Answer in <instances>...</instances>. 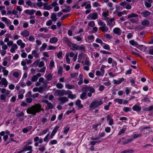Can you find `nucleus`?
I'll list each match as a JSON object with an SVG mask.
<instances>
[{
	"mask_svg": "<svg viewBox=\"0 0 153 153\" xmlns=\"http://www.w3.org/2000/svg\"><path fill=\"white\" fill-rule=\"evenodd\" d=\"M100 6V4L97 2H94L93 4V6L94 7H97Z\"/></svg>",
	"mask_w": 153,
	"mask_h": 153,
	"instance_id": "obj_54",
	"label": "nucleus"
},
{
	"mask_svg": "<svg viewBox=\"0 0 153 153\" xmlns=\"http://www.w3.org/2000/svg\"><path fill=\"white\" fill-rule=\"evenodd\" d=\"M99 29H100L101 31L103 32H106L108 30V28L105 25L99 28Z\"/></svg>",
	"mask_w": 153,
	"mask_h": 153,
	"instance_id": "obj_28",
	"label": "nucleus"
},
{
	"mask_svg": "<svg viewBox=\"0 0 153 153\" xmlns=\"http://www.w3.org/2000/svg\"><path fill=\"white\" fill-rule=\"evenodd\" d=\"M103 102L101 100H94L90 103L89 108L91 109H94L102 105Z\"/></svg>",
	"mask_w": 153,
	"mask_h": 153,
	"instance_id": "obj_4",
	"label": "nucleus"
},
{
	"mask_svg": "<svg viewBox=\"0 0 153 153\" xmlns=\"http://www.w3.org/2000/svg\"><path fill=\"white\" fill-rule=\"evenodd\" d=\"M8 63L7 59V57L4 58L3 59V62H2V65L4 66H6Z\"/></svg>",
	"mask_w": 153,
	"mask_h": 153,
	"instance_id": "obj_34",
	"label": "nucleus"
},
{
	"mask_svg": "<svg viewBox=\"0 0 153 153\" xmlns=\"http://www.w3.org/2000/svg\"><path fill=\"white\" fill-rule=\"evenodd\" d=\"M133 140V139L132 138H131L130 139H128L127 140H126L125 141H122V144L124 145L128 144L129 143H130Z\"/></svg>",
	"mask_w": 153,
	"mask_h": 153,
	"instance_id": "obj_33",
	"label": "nucleus"
},
{
	"mask_svg": "<svg viewBox=\"0 0 153 153\" xmlns=\"http://www.w3.org/2000/svg\"><path fill=\"white\" fill-rule=\"evenodd\" d=\"M8 82L7 80L5 78H3L1 79L0 81V84L3 85L4 87H6L7 86Z\"/></svg>",
	"mask_w": 153,
	"mask_h": 153,
	"instance_id": "obj_13",
	"label": "nucleus"
},
{
	"mask_svg": "<svg viewBox=\"0 0 153 153\" xmlns=\"http://www.w3.org/2000/svg\"><path fill=\"white\" fill-rule=\"evenodd\" d=\"M113 13L114 14H117L119 17H120L124 13V12H119L117 10H116Z\"/></svg>",
	"mask_w": 153,
	"mask_h": 153,
	"instance_id": "obj_32",
	"label": "nucleus"
},
{
	"mask_svg": "<svg viewBox=\"0 0 153 153\" xmlns=\"http://www.w3.org/2000/svg\"><path fill=\"white\" fill-rule=\"evenodd\" d=\"M36 12V10L33 9L30 10L29 9L25 10L24 11V13L26 14H29L30 15H32Z\"/></svg>",
	"mask_w": 153,
	"mask_h": 153,
	"instance_id": "obj_19",
	"label": "nucleus"
},
{
	"mask_svg": "<svg viewBox=\"0 0 153 153\" xmlns=\"http://www.w3.org/2000/svg\"><path fill=\"white\" fill-rule=\"evenodd\" d=\"M62 68L61 66H60L58 70V74L62 75Z\"/></svg>",
	"mask_w": 153,
	"mask_h": 153,
	"instance_id": "obj_52",
	"label": "nucleus"
},
{
	"mask_svg": "<svg viewBox=\"0 0 153 153\" xmlns=\"http://www.w3.org/2000/svg\"><path fill=\"white\" fill-rule=\"evenodd\" d=\"M113 31L114 33L117 34L118 36L120 35L121 34V30L119 28H115L113 29Z\"/></svg>",
	"mask_w": 153,
	"mask_h": 153,
	"instance_id": "obj_16",
	"label": "nucleus"
},
{
	"mask_svg": "<svg viewBox=\"0 0 153 153\" xmlns=\"http://www.w3.org/2000/svg\"><path fill=\"white\" fill-rule=\"evenodd\" d=\"M55 93L58 94L59 97H61L65 95V90H57L55 91Z\"/></svg>",
	"mask_w": 153,
	"mask_h": 153,
	"instance_id": "obj_12",
	"label": "nucleus"
},
{
	"mask_svg": "<svg viewBox=\"0 0 153 153\" xmlns=\"http://www.w3.org/2000/svg\"><path fill=\"white\" fill-rule=\"evenodd\" d=\"M39 150L41 152H43L45 151V148L44 146H41L39 148Z\"/></svg>",
	"mask_w": 153,
	"mask_h": 153,
	"instance_id": "obj_49",
	"label": "nucleus"
},
{
	"mask_svg": "<svg viewBox=\"0 0 153 153\" xmlns=\"http://www.w3.org/2000/svg\"><path fill=\"white\" fill-rule=\"evenodd\" d=\"M17 44L20 46L21 48H23L25 46V44L23 42L21 39H18L16 41Z\"/></svg>",
	"mask_w": 153,
	"mask_h": 153,
	"instance_id": "obj_15",
	"label": "nucleus"
},
{
	"mask_svg": "<svg viewBox=\"0 0 153 153\" xmlns=\"http://www.w3.org/2000/svg\"><path fill=\"white\" fill-rule=\"evenodd\" d=\"M106 67V66H105L102 65L100 68V71L101 73L102 76H103L104 74L105 70H104V69Z\"/></svg>",
	"mask_w": 153,
	"mask_h": 153,
	"instance_id": "obj_36",
	"label": "nucleus"
},
{
	"mask_svg": "<svg viewBox=\"0 0 153 153\" xmlns=\"http://www.w3.org/2000/svg\"><path fill=\"white\" fill-rule=\"evenodd\" d=\"M68 97L69 98L73 99L75 98L76 97V96L75 94L73 95L71 93V94L68 95Z\"/></svg>",
	"mask_w": 153,
	"mask_h": 153,
	"instance_id": "obj_45",
	"label": "nucleus"
},
{
	"mask_svg": "<svg viewBox=\"0 0 153 153\" xmlns=\"http://www.w3.org/2000/svg\"><path fill=\"white\" fill-rule=\"evenodd\" d=\"M47 47V45L45 43L42 44V46L40 48V51H44Z\"/></svg>",
	"mask_w": 153,
	"mask_h": 153,
	"instance_id": "obj_30",
	"label": "nucleus"
},
{
	"mask_svg": "<svg viewBox=\"0 0 153 153\" xmlns=\"http://www.w3.org/2000/svg\"><path fill=\"white\" fill-rule=\"evenodd\" d=\"M87 4H86L85 6V8L86 9H90L91 7V4L90 3V2H88Z\"/></svg>",
	"mask_w": 153,
	"mask_h": 153,
	"instance_id": "obj_63",
	"label": "nucleus"
},
{
	"mask_svg": "<svg viewBox=\"0 0 153 153\" xmlns=\"http://www.w3.org/2000/svg\"><path fill=\"white\" fill-rule=\"evenodd\" d=\"M149 24V21L147 20H145L141 22V24L144 26H147Z\"/></svg>",
	"mask_w": 153,
	"mask_h": 153,
	"instance_id": "obj_38",
	"label": "nucleus"
},
{
	"mask_svg": "<svg viewBox=\"0 0 153 153\" xmlns=\"http://www.w3.org/2000/svg\"><path fill=\"white\" fill-rule=\"evenodd\" d=\"M58 100L61 101L62 104H64L65 102H67L68 100L67 97H59Z\"/></svg>",
	"mask_w": 153,
	"mask_h": 153,
	"instance_id": "obj_17",
	"label": "nucleus"
},
{
	"mask_svg": "<svg viewBox=\"0 0 153 153\" xmlns=\"http://www.w3.org/2000/svg\"><path fill=\"white\" fill-rule=\"evenodd\" d=\"M91 63L89 60V59L86 58V59L85 60L84 63L83 64L84 65H85L86 66L83 67V69L86 71H88L89 69V66L91 65Z\"/></svg>",
	"mask_w": 153,
	"mask_h": 153,
	"instance_id": "obj_7",
	"label": "nucleus"
},
{
	"mask_svg": "<svg viewBox=\"0 0 153 153\" xmlns=\"http://www.w3.org/2000/svg\"><path fill=\"white\" fill-rule=\"evenodd\" d=\"M56 87L59 89H61L63 88V85L61 83H58L56 84Z\"/></svg>",
	"mask_w": 153,
	"mask_h": 153,
	"instance_id": "obj_47",
	"label": "nucleus"
},
{
	"mask_svg": "<svg viewBox=\"0 0 153 153\" xmlns=\"http://www.w3.org/2000/svg\"><path fill=\"white\" fill-rule=\"evenodd\" d=\"M28 146V144H26L23 147L21 151L20 152H23L27 150V146Z\"/></svg>",
	"mask_w": 153,
	"mask_h": 153,
	"instance_id": "obj_60",
	"label": "nucleus"
},
{
	"mask_svg": "<svg viewBox=\"0 0 153 153\" xmlns=\"http://www.w3.org/2000/svg\"><path fill=\"white\" fill-rule=\"evenodd\" d=\"M129 42L131 45H136L137 44V42H135L134 40H131L129 41Z\"/></svg>",
	"mask_w": 153,
	"mask_h": 153,
	"instance_id": "obj_58",
	"label": "nucleus"
},
{
	"mask_svg": "<svg viewBox=\"0 0 153 153\" xmlns=\"http://www.w3.org/2000/svg\"><path fill=\"white\" fill-rule=\"evenodd\" d=\"M69 47L72 51L79 50L83 51H85L86 47L84 45H79L74 43H71Z\"/></svg>",
	"mask_w": 153,
	"mask_h": 153,
	"instance_id": "obj_3",
	"label": "nucleus"
},
{
	"mask_svg": "<svg viewBox=\"0 0 153 153\" xmlns=\"http://www.w3.org/2000/svg\"><path fill=\"white\" fill-rule=\"evenodd\" d=\"M114 101L115 102H117L118 103L122 104L123 102V100L122 99H120L119 98H116L114 100Z\"/></svg>",
	"mask_w": 153,
	"mask_h": 153,
	"instance_id": "obj_35",
	"label": "nucleus"
},
{
	"mask_svg": "<svg viewBox=\"0 0 153 153\" xmlns=\"http://www.w3.org/2000/svg\"><path fill=\"white\" fill-rule=\"evenodd\" d=\"M24 113L22 111L19 113H18L16 114V116L18 119L20 121H22L24 120Z\"/></svg>",
	"mask_w": 153,
	"mask_h": 153,
	"instance_id": "obj_8",
	"label": "nucleus"
},
{
	"mask_svg": "<svg viewBox=\"0 0 153 153\" xmlns=\"http://www.w3.org/2000/svg\"><path fill=\"white\" fill-rule=\"evenodd\" d=\"M132 109L134 111H140L141 108L138 105H135L133 107Z\"/></svg>",
	"mask_w": 153,
	"mask_h": 153,
	"instance_id": "obj_29",
	"label": "nucleus"
},
{
	"mask_svg": "<svg viewBox=\"0 0 153 153\" xmlns=\"http://www.w3.org/2000/svg\"><path fill=\"white\" fill-rule=\"evenodd\" d=\"M25 100L27 103H30L32 102L33 100L31 98L28 97Z\"/></svg>",
	"mask_w": 153,
	"mask_h": 153,
	"instance_id": "obj_55",
	"label": "nucleus"
},
{
	"mask_svg": "<svg viewBox=\"0 0 153 153\" xmlns=\"http://www.w3.org/2000/svg\"><path fill=\"white\" fill-rule=\"evenodd\" d=\"M70 129L69 127H65L64 128L63 133L65 134H67L68 132Z\"/></svg>",
	"mask_w": 153,
	"mask_h": 153,
	"instance_id": "obj_44",
	"label": "nucleus"
},
{
	"mask_svg": "<svg viewBox=\"0 0 153 153\" xmlns=\"http://www.w3.org/2000/svg\"><path fill=\"white\" fill-rule=\"evenodd\" d=\"M26 3L28 6H30L31 7H35V3L32 2L30 0H26Z\"/></svg>",
	"mask_w": 153,
	"mask_h": 153,
	"instance_id": "obj_20",
	"label": "nucleus"
},
{
	"mask_svg": "<svg viewBox=\"0 0 153 153\" xmlns=\"http://www.w3.org/2000/svg\"><path fill=\"white\" fill-rule=\"evenodd\" d=\"M63 41L64 43L67 44L69 47L71 43L70 41L66 37H65L63 38Z\"/></svg>",
	"mask_w": 153,
	"mask_h": 153,
	"instance_id": "obj_25",
	"label": "nucleus"
},
{
	"mask_svg": "<svg viewBox=\"0 0 153 153\" xmlns=\"http://www.w3.org/2000/svg\"><path fill=\"white\" fill-rule=\"evenodd\" d=\"M126 130V128H122L119 132L118 135H120L122 134H123L124 133L125 131Z\"/></svg>",
	"mask_w": 153,
	"mask_h": 153,
	"instance_id": "obj_43",
	"label": "nucleus"
},
{
	"mask_svg": "<svg viewBox=\"0 0 153 153\" xmlns=\"http://www.w3.org/2000/svg\"><path fill=\"white\" fill-rule=\"evenodd\" d=\"M75 105L78 107V110H80L84 107L83 105L81 104V101L79 99H78L76 101Z\"/></svg>",
	"mask_w": 153,
	"mask_h": 153,
	"instance_id": "obj_11",
	"label": "nucleus"
},
{
	"mask_svg": "<svg viewBox=\"0 0 153 153\" xmlns=\"http://www.w3.org/2000/svg\"><path fill=\"white\" fill-rule=\"evenodd\" d=\"M51 18L52 19V21L54 22H56L57 19L56 18V15L54 13H51Z\"/></svg>",
	"mask_w": 153,
	"mask_h": 153,
	"instance_id": "obj_27",
	"label": "nucleus"
},
{
	"mask_svg": "<svg viewBox=\"0 0 153 153\" xmlns=\"http://www.w3.org/2000/svg\"><path fill=\"white\" fill-rule=\"evenodd\" d=\"M10 92V91L7 90L4 88H2L1 89V93L2 94H4L1 95L0 97L1 100H4L5 102L6 101V97L9 95Z\"/></svg>",
	"mask_w": 153,
	"mask_h": 153,
	"instance_id": "obj_5",
	"label": "nucleus"
},
{
	"mask_svg": "<svg viewBox=\"0 0 153 153\" xmlns=\"http://www.w3.org/2000/svg\"><path fill=\"white\" fill-rule=\"evenodd\" d=\"M18 47L16 44H14L11 47L10 49V51L12 53H14L15 52L16 50L18 48Z\"/></svg>",
	"mask_w": 153,
	"mask_h": 153,
	"instance_id": "obj_21",
	"label": "nucleus"
},
{
	"mask_svg": "<svg viewBox=\"0 0 153 153\" xmlns=\"http://www.w3.org/2000/svg\"><path fill=\"white\" fill-rule=\"evenodd\" d=\"M103 47L104 49L106 50H109L110 49V46L107 44H105Z\"/></svg>",
	"mask_w": 153,
	"mask_h": 153,
	"instance_id": "obj_62",
	"label": "nucleus"
},
{
	"mask_svg": "<svg viewBox=\"0 0 153 153\" xmlns=\"http://www.w3.org/2000/svg\"><path fill=\"white\" fill-rule=\"evenodd\" d=\"M43 8L44 10H49L52 8L50 4H49L48 5H47L45 4H43Z\"/></svg>",
	"mask_w": 153,
	"mask_h": 153,
	"instance_id": "obj_31",
	"label": "nucleus"
},
{
	"mask_svg": "<svg viewBox=\"0 0 153 153\" xmlns=\"http://www.w3.org/2000/svg\"><path fill=\"white\" fill-rule=\"evenodd\" d=\"M54 107V106L51 103L49 102L47 104V108L49 109L53 108Z\"/></svg>",
	"mask_w": 153,
	"mask_h": 153,
	"instance_id": "obj_39",
	"label": "nucleus"
},
{
	"mask_svg": "<svg viewBox=\"0 0 153 153\" xmlns=\"http://www.w3.org/2000/svg\"><path fill=\"white\" fill-rule=\"evenodd\" d=\"M54 66V62L53 60H51L50 63L49 68L50 69H52Z\"/></svg>",
	"mask_w": 153,
	"mask_h": 153,
	"instance_id": "obj_40",
	"label": "nucleus"
},
{
	"mask_svg": "<svg viewBox=\"0 0 153 153\" xmlns=\"http://www.w3.org/2000/svg\"><path fill=\"white\" fill-rule=\"evenodd\" d=\"M58 41V39L57 37H53L50 39L49 42L51 44H54L56 42Z\"/></svg>",
	"mask_w": 153,
	"mask_h": 153,
	"instance_id": "obj_24",
	"label": "nucleus"
},
{
	"mask_svg": "<svg viewBox=\"0 0 153 153\" xmlns=\"http://www.w3.org/2000/svg\"><path fill=\"white\" fill-rule=\"evenodd\" d=\"M78 74V73H74L71 74V78H74L77 76Z\"/></svg>",
	"mask_w": 153,
	"mask_h": 153,
	"instance_id": "obj_57",
	"label": "nucleus"
},
{
	"mask_svg": "<svg viewBox=\"0 0 153 153\" xmlns=\"http://www.w3.org/2000/svg\"><path fill=\"white\" fill-rule=\"evenodd\" d=\"M88 17L91 19L95 20L98 18V14L96 12L92 13H90Z\"/></svg>",
	"mask_w": 153,
	"mask_h": 153,
	"instance_id": "obj_9",
	"label": "nucleus"
},
{
	"mask_svg": "<svg viewBox=\"0 0 153 153\" xmlns=\"http://www.w3.org/2000/svg\"><path fill=\"white\" fill-rule=\"evenodd\" d=\"M30 34L29 32L26 30H24L21 32L20 34L24 37H27Z\"/></svg>",
	"mask_w": 153,
	"mask_h": 153,
	"instance_id": "obj_18",
	"label": "nucleus"
},
{
	"mask_svg": "<svg viewBox=\"0 0 153 153\" xmlns=\"http://www.w3.org/2000/svg\"><path fill=\"white\" fill-rule=\"evenodd\" d=\"M73 39H76L78 42L82 41V38L79 36H74L73 37Z\"/></svg>",
	"mask_w": 153,
	"mask_h": 153,
	"instance_id": "obj_56",
	"label": "nucleus"
},
{
	"mask_svg": "<svg viewBox=\"0 0 153 153\" xmlns=\"http://www.w3.org/2000/svg\"><path fill=\"white\" fill-rule=\"evenodd\" d=\"M13 76L16 78H17L19 76V74L18 72L15 71L13 73Z\"/></svg>",
	"mask_w": 153,
	"mask_h": 153,
	"instance_id": "obj_53",
	"label": "nucleus"
},
{
	"mask_svg": "<svg viewBox=\"0 0 153 153\" xmlns=\"http://www.w3.org/2000/svg\"><path fill=\"white\" fill-rule=\"evenodd\" d=\"M124 79L123 78L119 79L118 80H117L115 79H114V84L118 85L119 84L121 83L122 82L124 81Z\"/></svg>",
	"mask_w": 153,
	"mask_h": 153,
	"instance_id": "obj_23",
	"label": "nucleus"
},
{
	"mask_svg": "<svg viewBox=\"0 0 153 153\" xmlns=\"http://www.w3.org/2000/svg\"><path fill=\"white\" fill-rule=\"evenodd\" d=\"M45 78L47 80L50 81L52 78V75L51 74H48L45 76Z\"/></svg>",
	"mask_w": 153,
	"mask_h": 153,
	"instance_id": "obj_46",
	"label": "nucleus"
},
{
	"mask_svg": "<svg viewBox=\"0 0 153 153\" xmlns=\"http://www.w3.org/2000/svg\"><path fill=\"white\" fill-rule=\"evenodd\" d=\"M66 61L68 64H70V59L69 57V54H66L65 56Z\"/></svg>",
	"mask_w": 153,
	"mask_h": 153,
	"instance_id": "obj_41",
	"label": "nucleus"
},
{
	"mask_svg": "<svg viewBox=\"0 0 153 153\" xmlns=\"http://www.w3.org/2000/svg\"><path fill=\"white\" fill-rule=\"evenodd\" d=\"M66 87L68 89H71L74 88V85H71L69 84L66 85Z\"/></svg>",
	"mask_w": 153,
	"mask_h": 153,
	"instance_id": "obj_51",
	"label": "nucleus"
},
{
	"mask_svg": "<svg viewBox=\"0 0 153 153\" xmlns=\"http://www.w3.org/2000/svg\"><path fill=\"white\" fill-rule=\"evenodd\" d=\"M48 30L47 27H42L41 28L39 29L40 32H43L44 31V32L45 33L46 32L48 31Z\"/></svg>",
	"mask_w": 153,
	"mask_h": 153,
	"instance_id": "obj_50",
	"label": "nucleus"
},
{
	"mask_svg": "<svg viewBox=\"0 0 153 153\" xmlns=\"http://www.w3.org/2000/svg\"><path fill=\"white\" fill-rule=\"evenodd\" d=\"M2 20L6 24L7 26L11 24V22L10 20L8 19L7 18L5 17H3L1 18Z\"/></svg>",
	"mask_w": 153,
	"mask_h": 153,
	"instance_id": "obj_22",
	"label": "nucleus"
},
{
	"mask_svg": "<svg viewBox=\"0 0 153 153\" xmlns=\"http://www.w3.org/2000/svg\"><path fill=\"white\" fill-rule=\"evenodd\" d=\"M138 16L137 14H135L133 13H132L131 14L128 15L127 18L130 19L131 18H133L131 19L130 20V21L132 23H135L137 22L138 20Z\"/></svg>",
	"mask_w": 153,
	"mask_h": 153,
	"instance_id": "obj_6",
	"label": "nucleus"
},
{
	"mask_svg": "<svg viewBox=\"0 0 153 153\" xmlns=\"http://www.w3.org/2000/svg\"><path fill=\"white\" fill-rule=\"evenodd\" d=\"M82 91L83 92L80 95V97L82 100H84L87 98V92L91 91L92 93L95 92V90L92 87L87 86L82 88Z\"/></svg>",
	"mask_w": 153,
	"mask_h": 153,
	"instance_id": "obj_2",
	"label": "nucleus"
},
{
	"mask_svg": "<svg viewBox=\"0 0 153 153\" xmlns=\"http://www.w3.org/2000/svg\"><path fill=\"white\" fill-rule=\"evenodd\" d=\"M32 54L36 58H38L39 56V53L38 51L35 50L33 51L32 52Z\"/></svg>",
	"mask_w": 153,
	"mask_h": 153,
	"instance_id": "obj_26",
	"label": "nucleus"
},
{
	"mask_svg": "<svg viewBox=\"0 0 153 153\" xmlns=\"http://www.w3.org/2000/svg\"><path fill=\"white\" fill-rule=\"evenodd\" d=\"M44 61H42L39 62L38 65V66L39 68H41L44 66Z\"/></svg>",
	"mask_w": 153,
	"mask_h": 153,
	"instance_id": "obj_59",
	"label": "nucleus"
},
{
	"mask_svg": "<svg viewBox=\"0 0 153 153\" xmlns=\"http://www.w3.org/2000/svg\"><path fill=\"white\" fill-rule=\"evenodd\" d=\"M98 24L99 25L101 26V27L103 26L106 25L104 22L101 20L99 21L98 22Z\"/></svg>",
	"mask_w": 153,
	"mask_h": 153,
	"instance_id": "obj_48",
	"label": "nucleus"
},
{
	"mask_svg": "<svg viewBox=\"0 0 153 153\" xmlns=\"http://www.w3.org/2000/svg\"><path fill=\"white\" fill-rule=\"evenodd\" d=\"M59 128V126H56L54 128V129H53V131H52V132L56 134Z\"/></svg>",
	"mask_w": 153,
	"mask_h": 153,
	"instance_id": "obj_64",
	"label": "nucleus"
},
{
	"mask_svg": "<svg viewBox=\"0 0 153 153\" xmlns=\"http://www.w3.org/2000/svg\"><path fill=\"white\" fill-rule=\"evenodd\" d=\"M151 14V13L149 11L146 10L142 12L141 14L143 17L147 18L149 17Z\"/></svg>",
	"mask_w": 153,
	"mask_h": 153,
	"instance_id": "obj_14",
	"label": "nucleus"
},
{
	"mask_svg": "<svg viewBox=\"0 0 153 153\" xmlns=\"http://www.w3.org/2000/svg\"><path fill=\"white\" fill-rule=\"evenodd\" d=\"M88 25L90 27H93L95 25V23L94 21H91L88 24Z\"/></svg>",
	"mask_w": 153,
	"mask_h": 153,
	"instance_id": "obj_61",
	"label": "nucleus"
},
{
	"mask_svg": "<svg viewBox=\"0 0 153 153\" xmlns=\"http://www.w3.org/2000/svg\"><path fill=\"white\" fill-rule=\"evenodd\" d=\"M44 109L43 108L42 105L40 103H35L31 106L28 107L26 110V112L28 114L35 116L37 113L40 112L44 111Z\"/></svg>",
	"mask_w": 153,
	"mask_h": 153,
	"instance_id": "obj_1",
	"label": "nucleus"
},
{
	"mask_svg": "<svg viewBox=\"0 0 153 153\" xmlns=\"http://www.w3.org/2000/svg\"><path fill=\"white\" fill-rule=\"evenodd\" d=\"M114 20V18L108 19L106 21L107 24L109 25L110 27H112L115 24Z\"/></svg>",
	"mask_w": 153,
	"mask_h": 153,
	"instance_id": "obj_10",
	"label": "nucleus"
},
{
	"mask_svg": "<svg viewBox=\"0 0 153 153\" xmlns=\"http://www.w3.org/2000/svg\"><path fill=\"white\" fill-rule=\"evenodd\" d=\"M2 72H3V75L4 76H7L9 73L8 71L6 69V68L5 67L2 70Z\"/></svg>",
	"mask_w": 153,
	"mask_h": 153,
	"instance_id": "obj_37",
	"label": "nucleus"
},
{
	"mask_svg": "<svg viewBox=\"0 0 153 153\" xmlns=\"http://www.w3.org/2000/svg\"><path fill=\"white\" fill-rule=\"evenodd\" d=\"M38 79V77H37L36 75H34L32 77L31 79V81L33 82H35L37 81Z\"/></svg>",
	"mask_w": 153,
	"mask_h": 153,
	"instance_id": "obj_42",
	"label": "nucleus"
}]
</instances>
